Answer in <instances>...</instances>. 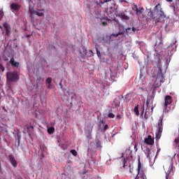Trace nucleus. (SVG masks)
Here are the masks:
<instances>
[{"label": "nucleus", "mask_w": 179, "mask_h": 179, "mask_svg": "<svg viewBox=\"0 0 179 179\" xmlns=\"http://www.w3.org/2000/svg\"><path fill=\"white\" fill-rule=\"evenodd\" d=\"M108 117L109 118H114L115 117V115H114V113H108Z\"/></svg>", "instance_id": "b1692460"}, {"label": "nucleus", "mask_w": 179, "mask_h": 179, "mask_svg": "<svg viewBox=\"0 0 179 179\" xmlns=\"http://www.w3.org/2000/svg\"><path fill=\"white\" fill-rule=\"evenodd\" d=\"M138 90H139V92H143L145 90V89H143V87H139Z\"/></svg>", "instance_id": "c9c22d12"}, {"label": "nucleus", "mask_w": 179, "mask_h": 179, "mask_svg": "<svg viewBox=\"0 0 179 179\" xmlns=\"http://www.w3.org/2000/svg\"><path fill=\"white\" fill-rule=\"evenodd\" d=\"M144 117L145 120H148V118H149V116H148V110H145V113L144 114Z\"/></svg>", "instance_id": "c756f323"}, {"label": "nucleus", "mask_w": 179, "mask_h": 179, "mask_svg": "<svg viewBox=\"0 0 179 179\" xmlns=\"http://www.w3.org/2000/svg\"><path fill=\"white\" fill-rule=\"evenodd\" d=\"M4 29L6 30V36H9V33H10V27L8 25V24H4Z\"/></svg>", "instance_id": "f3484780"}, {"label": "nucleus", "mask_w": 179, "mask_h": 179, "mask_svg": "<svg viewBox=\"0 0 179 179\" xmlns=\"http://www.w3.org/2000/svg\"><path fill=\"white\" fill-rule=\"evenodd\" d=\"M151 153L152 152H151L150 148L145 149V155H146V157H148V159H150L152 157L150 156Z\"/></svg>", "instance_id": "a211bd4d"}, {"label": "nucleus", "mask_w": 179, "mask_h": 179, "mask_svg": "<svg viewBox=\"0 0 179 179\" xmlns=\"http://www.w3.org/2000/svg\"><path fill=\"white\" fill-rule=\"evenodd\" d=\"M6 76L9 82H17L19 80V75L16 72H8Z\"/></svg>", "instance_id": "39448f33"}, {"label": "nucleus", "mask_w": 179, "mask_h": 179, "mask_svg": "<svg viewBox=\"0 0 179 179\" xmlns=\"http://www.w3.org/2000/svg\"><path fill=\"white\" fill-rule=\"evenodd\" d=\"M99 124H106V122H104V120H101V121L99 122Z\"/></svg>", "instance_id": "4c0bfd02"}, {"label": "nucleus", "mask_w": 179, "mask_h": 179, "mask_svg": "<svg viewBox=\"0 0 179 179\" xmlns=\"http://www.w3.org/2000/svg\"><path fill=\"white\" fill-rule=\"evenodd\" d=\"M146 104H147V106H149V101H147Z\"/></svg>", "instance_id": "de8ad7c7"}, {"label": "nucleus", "mask_w": 179, "mask_h": 179, "mask_svg": "<svg viewBox=\"0 0 179 179\" xmlns=\"http://www.w3.org/2000/svg\"><path fill=\"white\" fill-rule=\"evenodd\" d=\"M144 113H145V108H143V111H141V115H143Z\"/></svg>", "instance_id": "f704fd0d"}, {"label": "nucleus", "mask_w": 179, "mask_h": 179, "mask_svg": "<svg viewBox=\"0 0 179 179\" xmlns=\"http://www.w3.org/2000/svg\"><path fill=\"white\" fill-rule=\"evenodd\" d=\"M143 108H145V105L141 106V108L140 109V111H143Z\"/></svg>", "instance_id": "e433bc0d"}, {"label": "nucleus", "mask_w": 179, "mask_h": 179, "mask_svg": "<svg viewBox=\"0 0 179 179\" xmlns=\"http://www.w3.org/2000/svg\"><path fill=\"white\" fill-rule=\"evenodd\" d=\"M136 29L135 27H132V31H136Z\"/></svg>", "instance_id": "ea45409f"}, {"label": "nucleus", "mask_w": 179, "mask_h": 179, "mask_svg": "<svg viewBox=\"0 0 179 179\" xmlns=\"http://www.w3.org/2000/svg\"><path fill=\"white\" fill-rule=\"evenodd\" d=\"M140 80H142V82L145 80V77H143V74H142V73H140Z\"/></svg>", "instance_id": "bb28decb"}, {"label": "nucleus", "mask_w": 179, "mask_h": 179, "mask_svg": "<svg viewBox=\"0 0 179 179\" xmlns=\"http://www.w3.org/2000/svg\"><path fill=\"white\" fill-rule=\"evenodd\" d=\"M27 129H34V127L33 126H27Z\"/></svg>", "instance_id": "2f4dec72"}, {"label": "nucleus", "mask_w": 179, "mask_h": 179, "mask_svg": "<svg viewBox=\"0 0 179 179\" xmlns=\"http://www.w3.org/2000/svg\"><path fill=\"white\" fill-rule=\"evenodd\" d=\"M167 2H173V0H166Z\"/></svg>", "instance_id": "37998d69"}, {"label": "nucleus", "mask_w": 179, "mask_h": 179, "mask_svg": "<svg viewBox=\"0 0 179 179\" xmlns=\"http://www.w3.org/2000/svg\"><path fill=\"white\" fill-rule=\"evenodd\" d=\"M117 117L119 118V120H121V115H117Z\"/></svg>", "instance_id": "c03bdc74"}, {"label": "nucleus", "mask_w": 179, "mask_h": 179, "mask_svg": "<svg viewBox=\"0 0 179 179\" xmlns=\"http://www.w3.org/2000/svg\"><path fill=\"white\" fill-rule=\"evenodd\" d=\"M152 111H153V108H151Z\"/></svg>", "instance_id": "3c124183"}, {"label": "nucleus", "mask_w": 179, "mask_h": 179, "mask_svg": "<svg viewBox=\"0 0 179 179\" xmlns=\"http://www.w3.org/2000/svg\"><path fill=\"white\" fill-rule=\"evenodd\" d=\"M176 156H177V154L175 153V154L173 155V157H176Z\"/></svg>", "instance_id": "09e8293b"}, {"label": "nucleus", "mask_w": 179, "mask_h": 179, "mask_svg": "<svg viewBox=\"0 0 179 179\" xmlns=\"http://www.w3.org/2000/svg\"><path fill=\"white\" fill-rule=\"evenodd\" d=\"M0 100H1V96H0Z\"/></svg>", "instance_id": "5fc2aeb1"}, {"label": "nucleus", "mask_w": 179, "mask_h": 179, "mask_svg": "<svg viewBox=\"0 0 179 179\" xmlns=\"http://www.w3.org/2000/svg\"><path fill=\"white\" fill-rule=\"evenodd\" d=\"M171 103H173V97H171V96L170 95H166L165 97V103L164 105V108H167V106H170Z\"/></svg>", "instance_id": "0eeeda50"}, {"label": "nucleus", "mask_w": 179, "mask_h": 179, "mask_svg": "<svg viewBox=\"0 0 179 179\" xmlns=\"http://www.w3.org/2000/svg\"><path fill=\"white\" fill-rule=\"evenodd\" d=\"M134 111L137 117H139V105H137L135 106Z\"/></svg>", "instance_id": "6ab92c4d"}, {"label": "nucleus", "mask_w": 179, "mask_h": 179, "mask_svg": "<svg viewBox=\"0 0 179 179\" xmlns=\"http://www.w3.org/2000/svg\"><path fill=\"white\" fill-rule=\"evenodd\" d=\"M129 31H131V28H127V29H126V33H127V34L131 33V32H129Z\"/></svg>", "instance_id": "473e14b6"}, {"label": "nucleus", "mask_w": 179, "mask_h": 179, "mask_svg": "<svg viewBox=\"0 0 179 179\" xmlns=\"http://www.w3.org/2000/svg\"><path fill=\"white\" fill-rule=\"evenodd\" d=\"M170 174H174V166L173 165V163H171L169 166L168 174L166 175V179H169V176H170Z\"/></svg>", "instance_id": "ddd939ff"}, {"label": "nucleus", "mask_w": 179, "mask_h": 179, "mask_svg": "<svg viewBox=\"0 0 179 179\" xmlns=\"http://www.w3.org/2000/svg\"><path fill=\"white\" fill-rule=\"evenodd\" d=\"M69 96H71L69 91H66L63 95H62V100H66V101H68V100H69Z\"/></svg>", "instance_id": "4468645a"}, {"label": "nucleus", "mask_w": 179, "mask_h": 179, "mask_svg": "<svg viewBox=\"0 0 179 179\" xmlns=\"http://www.w3.org/2000/svg\"><path fill=\"white\" fill-rule=\"evenodd\" d=\"M52 80V78L49 77L46 79V83L50 84L51 83Z\"/></svg>", "instance_id": "393cba45"}, {"label": "nucleus", "mask_w": 179, "mask_h": 179, "mask_svg": "<svg viewBox=\"0 0 179 179\" xmlns=\"http://www.w3.org/2000/svg\"><path fill=\"white\" fill-rule=\"evenodd\" d=\"M154 10L158 13L159 10V17H154L152 18L153 20L155 22V24H157V23H160V22H162V19L166 18V14H164V12H163V9L162 8L160 3H158L156 5V6H155Z\"/></svg>", "instance_id": "f257e3e1"}, {"label": "nucleus", "mask_w": 179, "mask_h": 179, "mask_svg": "<svg viewBox=\"0 0 179 179\" xmlns=\"http://www.w3.org/2000/svg\"><path fill=\"white\" fill-rule=\"evenodd\" d=\"M138 163L137 168V175L135 179H147L146 175L145 174V171H143V166H142V164L141 163V158L138 157Z\"/></svg>", "instance_id": "7ed1b4c3"}, {"label": "nucleus", "mask_w": 179, "mask_h": 179, "mask_svg": "<svg viewBox=\"0 0 179 179\" xmlns=\"http://www.w3.org/2000/svg\"><path fill=\"white\" fill-rule=\"evenodd\" d=\"M9 63L10 64L11 66H13L14 68H19V65H20L18 62L15 61V58L13 57L10 59Z\"/></svg>", "instance_id": "f8f14e48"}, {"label": "nucleus", "mask_w": 179, "mask_h": 179, "mask_svg": "<svg viewBox=\"0 0 179 179\" xmlns=\"http://www.w3.org/2000/svg\"><path fill=\"white\" fill-rule=\"evenodd\" d=\"M8 159L12 166L15 169H16V167H17V162L16 161V159H15V157L13 156V155H8Z\"/></svg>", "instance_id": "1a4fd4ad"}, {"label": "nucleus", "mask_w": 179, "mask_h": 179, "mask_svg": "<svg viewBox=\"0 0 179 179\" xmlns=\"http://www.w3.org/2000/svg\"><path fill=\"white\" fill-rule=\"evenodd\" d=\"M54 131H55L54 127H50L49 129H48V134H52Z\"/></svg>", "instance_id": "4be33fe9"}, {"label": "nucleus", "mask_w": 179, "mask_h": 179, "mask_svg": "<svg viewBox=\"0 0 179 179\" xmlns=\"http://www.w3.org/2000/svg\"><path fill=\"white\" fill-rule=\"evenodd\" d=\"M101 23L103 26H107V19H106V18H101Z\"/></svg>", "instance_id": "aec40b11"}, {"label": "nucleus", "mask_w": 179, "mask_h": 179, "mask_svg": "<svg viewBox=\"0 0 179 179\" xmlns=\"http://www.w3.org/2000/svg\"><path fill=\"white\" fill-rule=\"evenodd\" d=\"M10 8L13 12H16L20 9V5L18 3H11Z\"/></svg>", "instance_id": "9d476101"}, {"label": "nucleus", "mask_w": 179, "mask_h": 179, "mask_svg": "<svg viewBox=\"0 0 179 179\" xmlns=\"http://www.w3.org/2000/svg\"><path fill=\"white\" fill-rule=\"evenodd\" d=\"M176 43H177V41H175V42L173 43V45H176Z\"/></svg>", "instance_id": "49530a36"}, {"label": "nucleus", "mask_w": 179, "mask_h": 179, "mask_svg": "<svg viewBox=\"0 0 179 179\" xmlns=\"http://www.w3.org/2000/svg\"><path fill=\"white\" fill-rule=\"evenodd\" d=\"M0 171H1V162H0Z\"/></svg>", "instance_id": "603ef678"}, {"label": "nucleus", "mask_w": 179, "mask_h": 179, "mask_svg": "<svg viewBox=\"0 0 179 179\" xmlns=\"http://www.w3.org/2000/svg\"><path fill=\"white\" fill-rule=\"evenodd\" d=\"M113 1V6H110V9L113 10L114 9V6H115V0H103V1H100V5H103V3H108V2H111Z\"/></svg>", "instance_id": "9b49d317"}, {"label": "nucleus", "mask_w": 179, "mask_h": 179, "mask_svg": "<svg viewBox=\"0 0 179 179\" xmlns=\"http://www.w3.org/2000/svg\"><path fill=\"white\" fill-rule=\"evenodd\" d=\"M96 54H97L98 57H100V52H96Z\"/></svg>", "instance_id": "79ce46f5"}, {"label": "nucleus", "mask_w": 179, "mask_h": 179, "mask_svg": "<svg viewBox=\"0 0 179 179\" xmlns=\"http://www.w3.org/2000/svg\"><path fill=\"white\" fill-rule=\"evenodd\" d=\"M123 163H124L123 167H125V159L123 160Z\"/></svg>", "instance_id": "a19ab883"}, {"label": "nucleus", "mask_w": 179, "mask_h": 179, "mask_svg": "<svg viewBox=\"0 0 179 179\" xmlns=\"http://www.w3.org/2000/svg\"><path fill=\"white\" fill-rule=\"evenodd\" d=\"M155 128H157L155 139L156 141H159V139L162 138V134L163 132V117L159 119L157 124L155 125Z\"/></svg>", "instance_id": "f03ea898"}, {"label": "nucleus", "mask_w": 179, "mask_h": 179, "mask_svg": "<svg viewBox=\"0 0 179 179\" xmlns=\"http://www.w3.org/2000/svg\"><path fill=\"white\" fill-rule=\"evenodd\" d=\"M70 152L71 153V155H73V156L76 157L78 155V152H76V150H71Z\"/></svg>", "instance_id": "412c9836"}, {"label": "nucleus", "mask_w": 179, "mask_h": 179, "mask_svg": "<svg viewBox=\"0 0 179 179\" xmlns=\"http://www.w3.org/2000/svg\"><path fill=\"white\" fill-rule=\"evenodd\" d=\"M178 143H179V137H177L175 138L173 141V145H178Z\"/></svg>", "instance_id": "5701e85b"}, {"label": "nucleus", "mask_w": 179, "mask_h": 179, "mask_svg": "<svg viewBox=\"0 0 179 179\" xmlns=\"http://www.w3.org/2000/svg\"><path fill=\"white\" fill-rule=\"evenodd\" d=\"M44 10H34L33 8H29V12L30 13V17H33L34 15H36L37 16L43 17L44 16Z\"/></svg>", "instance_id": "423d86ee"}, {"label": "nucleus", "mask_w": 179, "mask_h": 179, "mask_svg": "<svg viewBox=\"0 0 179 179\" xmlns=\"http://www.w3.org/2000/svg\"><path fill=\"white\" fill-rule=\"evenodd\" d=\"M87 139L90 140V139H92V136L91 135H88L87 136Z\"/></svg>", "instance_id": "58836bf2"}, {"label": "nucleus", "mask_w": 179, "mask_h": 179, "mask_svg": "<svg viewBox=\"0 0 179 179\" xmlns=\"http://www.w3.org/2000/svg\"><path fill=\"white\" fill-rule=\"evenodd\" d=\"M136 145H134V149H136Z\"/></svg>", "instance_id": "8fccbe9b"}, {"label": "nucleus", "mask_w": 179, "mask_h": 179, "mask_svg": "<svg viewBox=\"0 0 179 179\" xmlns=\"http://www.w3.org/2000/svg\"><path fill=\"white\" fill-rule=\"evenodd\" d=\"M144 142L146 145H155V139L152 138L151 135H148V138H145Z\"/></svg>", "instance_id": "6e6552de"}, {"label": "nucleus", "mask_w": 179, "mask_h": 179, "mask_svg": "<svg viewBox=\"0 0 179 179\" xmlns=\"http://www.w3.org/2000/svg\"><path fill=\"white\" fill-rule=\"evenodd\" d=\"M122 34H124V32H119V33L117 34H113V36H114V37H118V36H121V35H122Z\"/></svg>", "instance_id": "cd10ccee"}, {"label": "nucleus", "mask_w": 179, "mask_h": 179, "mask_svg": "<svg viewBox=\"0 0 179 179\" xmlns=\"http://www.w3.org/2000/svg\"><path fill=\"white\" fill-rule=\"evenodd\" d=\"M0 70L3 72L5 71V67H3V65L2 64H0Z\"/></svg>", "instance_id": "c85d7f7f"}, {"label": "nucleus", "mask_w": 179, "mask_h": 179, "mask_svg": "<svg viewBox=\"0 0 179 179\" xmlns=\"http://www.w3.org/2000/svg\"><path fill=\"white\" fill-rule=\"evenodd\" d=\"M107 129H108V125L105 124L104 127H103V131H107Z\"/></svg>", "instance_id": "7c9ffc66"}, {"label": "nucleus", "mask_w": 179, "mask_h": 179, "mask_svg": "<svg viewBox=\"0 0 179 179\" xmlns=\"http://www.w3.org/2000/svg\"><path fill=\"white\" fill-rule=\"evenodd\" d=\"M3 18V11L0 10V20Z\"/></svg>", "instance_id": "a878e982"}, {"label": "nucleus", "mask_w": 179, "mask_h": 179, "mask_svg": "<svg viewBox=\"0 0 179 179\" xmlns=\"http://www.w3.org/2000/svg\"><path fill=\"white\" fill-rule=\"evenodd\" d=\"M135 9H136V13L138 15H141V13H142L143 10H145L143 7L138 8V6H135Z\"/></svg>", "instance_id": "2eb2a0df"}, {"label": "nucleus", "mask_w": 179, "mask_h": 179, "mask_svg": "<svg viewBox=\"0 0 179 179\" xmlns=\"http://www.w3.org/2000/svg\"><path fill=\"white\" fill-rule=\"evenodd\" d=\"M52 87V85H51V83L48 84V89H51Z\"/></svg>", "instance_id": "72a5a7b5"}, {"label": "nucleus", "mask_w": 179, "mask_h": 179, "mask_svg": "<svg viewBox=\"0 0 179 179\" xmlns=\"http://www.w3.org/2000/svg\"><path fill=\"white\" fill-rule=\"evenodd\" d=\"M164 76H163V73H158L157 76L156 80L154 83L153 87L154 89H157V87H160L162 86V83H164Z\"/></svg>", "instance_id": "20e7f679"}, {"label": "nucleus", "mask_w": 179, "mask_h": 179, "mask_svg": "<svg viewBox=\"0 0 179 179\" xmlns=\"http://www.w3.org/2000/svg\"><path fill=\"white\" fill-rule=\"evenodd\" d=\"M121 2H125V3H127V0H122Z\"/></svg>", "instance_id": "a18cd8bd"}, {"label": "nucleus", "mask_w": 179, "mask_h": 179, "mask_svg": "<svg viewBox=\"0 0 179 179\" xmlns=\"http://www.w3.org/2000/svg\"><path fill=\"white\" fill-rule=\"evenodd\" d=\"M1 28V25H0V29Z\"/></svg>", "instance_id": "864d4df0"}, {"label": "nucleus", "mask_w": 179, "mask_h": 179, "mask_svg": "<svg viewBox=\"0 0 179 179\" xmlns=\"http://www.w3.org/2000/svg\"><path fill=\"white\" fill-rule=\"evenodd\" d=\"M118 17H120L122 20H129V17L125 14L120 13L118 15Z\"/></svg>", "instance_id": "dca6fc26"}]
</instances>
